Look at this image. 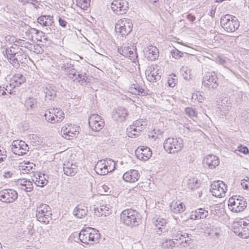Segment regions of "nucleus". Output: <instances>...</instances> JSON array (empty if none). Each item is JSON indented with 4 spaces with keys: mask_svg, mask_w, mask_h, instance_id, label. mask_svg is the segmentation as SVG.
<instances>
[{
    "mask_svg": "<svg viewBox=\"0 0 249 249\" xmlns=\"http://www.w3.org/2000/svg\"><path fill=\"white\" fill-rule=\"evenodd\" d=\"M100 238L99 231L93 228H87L79 232V240L85 244H93L98 242Z\"/></svg>",
    "mask_w": 249,
    "mask_h": 249,
    "instance_id": "nucleus-1",
    "label": "nucleus"
},
{
    "mask_svg": "<svg viewBox=\"0 0 249 249\" xmlns=\"http://www.w3.org/2000/svg\"><path fill=\"white\" fill-rule=\"evenodd\" d=\"M122 222L127 226H136L141 222V217L139 213L132 209L124 210L120 214Z\"/></svg>",
    "mask_w": 249,
    "mask_h": 249,
    "instance_id": "nucleus-2",
    "label": "nucleus"
},
{
    "mask_svg": "<svg viewBox=\"0 0 249 249\" xmlns=\"http://www.w3.org/2000/svg\"><path fill=\"white\" fill-rule=\"evenodd\" d=\"M8 52V54L11 55L10 62L15 67H18L19 66V63H24L27 59L26 54L24 51L16 45L15 47L11 46Z\"/></svg>",
    "mask_w": 249,
    "mask_h": 249,
    "instance_id": "nucleus-3",
    "label": "nucleus"
},
{
    "mask_svg": "<svg viewBox=\"0 0 249 249\" xmlns=\"http://www.w3.org/2000/svg\"><path fill=\"white\" fill-rule=\"evenodd\" d=\"M220 24L222 28L228 32H235L239 27L237 18L231 15L223 16L220 19Z\"/></svg>",
    "mask_w": 249,
    "mask_h": 249,
    "instance_id": "nucleus-4",
    "label": "nucleus"
},
{
    "mask_svg": "<svg viewBox=\"0 0 249 249\" xmlns=\"http://www.w3.org/2000/svg\"><path fill=\"white\" fill-rule=\"evenodd\" d=\"M115 168L114 160L110 159L99 160L94 167L96 173L100 175H105L113 171Z\"/></svg>",
    "mask_w": 249,
    "mask_h": 249,
    "instance_id": "nucleus-5",
    "label": "nucleus"
},
{
    "mask_svg": "<svg viewBox=\"0 0 249 249\" xmlns=\"http://www.w3.org/2000/svg\"><path fill=\"white\" fill-rule=\"evenodd\" d=\"M51 208L46 204H40L37 206L36 217L37 220L44 224H48L52 219Z\"/></svg>",
    "mask_w": 249,
    "mask_h": 249,
    "instance_id": "nucleus-6",
    "label": "nucleus"
},
{
    "mask_svg": "<svg viewBox=\"0 0 249 249\" xmlns=\"http://www.w3.org/2000/svg\"><path fill=\"white\" fill-rule=\"evenodd\" d=\"M183 146V140L180 138H168L163 142L164 149L171 154L179 152Z\"/></svg>",
    "mask_w": 249,
    "mask_h": 249,
    "instance_id": "nucleus-7",
    "label": "nucleus"
},
{
    "mask_svg": "<svg viewBox=\"0 0 249 249\" xmlns=\"http://www.w3.org/2000/svg\"><path fill=\"white\" fill-rule=\"evenodd\" d=\"M218 77L214 72H208L203 76L202 84L203 88L208 91H213L217 89L219 84Z\"/></svg>",
    "mask_w": 249,
    "mask_h": 249,
    "instance_id": "nucleus-8",
    "label": "nucleus"
},
{
    "mask_svg": "<svg viewBox=\"0 0 249 249\" xmlns=\"http://www.w3.org/2000/svg\"><path fill=\"white\" fill-rule=\"evenodd\" d=\"M133 24L128 18L121 19L115 24V30L118 36L122 37L128 35L132 30Z\"/></svg>",
    "mask_w": 249,
    "mask_h": 249,
    "instance_id": "nucleus-9",
    "label": "nucleus"
},
{
    "mask_svg": "<svg viewBox=\"0 0 249 249\" xmlns=\"http://www.w3.org/2000/svg\"><path fill=\"white\" fill-rule=\"evenodd\" d=\"M228 206L233 212L238 213L243 211L247 207V202L243 196H233L229 200Z\"/></svg>",
    "mask_w": 249,
    "mask_h": 249,
    "instance_id": "nucleus-10",
    "label": "nucleus"
},
{
    "mask_svg": "<svg viewBox=\"0 0 249 249\" xmlns=\"http://www.w3.org/2000/svg\"><path fill=\"white\" fill-rule=\"evenodd\" d=\"M233 231L243 238L249 237V223L243 219L235 221L232 226Z\"/></svg>",
    "mask_w": 249,
    "mask_h": 249,
    "instance_id": "nucleus-11",
    "label": "nucleus"
},
{
    "mask_svg": "<svg viewBox=\"0 0 249 249\" xmlns=\"http://www.w3.org/2000/svg\"><path fill=\"white\" fill-rule=\"evenodd\" d=\"M147 125V123L143 119H139L133 122L126 129V134L129 137L133 138L140 135V132L143 130Z\"/></svg>",
    "mask_w": 249,
    "mask_h": 249,
    "instance_id": "nucleus-12",
    "label": "nucleus"
},
{
    "mask_svg": "<svg viewBox=\"0 0 249 249\" xmlns=\"http://www.w3.org/2000/svg\"><path fill=\"white\" fill-rule=\"evenodd\" d=\"M227 190V185L223 181H213L211 185L210 191L213 196L222 197Z\"/></svg>",
    "mask_w": 249,
    "mask_h": 249,
    "instance_id": "nucleus-13",
    "label": "nucleus"
},
{
    "mask_svg": "<svg viewBox=\"0 0 249 249\" xmlns=\"http://www.w3.org/2000/svg\"><path fill=\"white\" fill-rule=\"evenodd\" d=\"M118 52L124 57L130 59L133 62L137 60L138 56L136 47L134 46L130 47L128 45H123L118 48Z\"/></svg>",
    "mask_w": 249,
    "mask_h": 249,
    "instance_id": "nucleus-14",
    "label": "nucleus"
},
{
    "mask_svg": "<svg viewBox=\"0 0 249 249\" xmlns=\"http://www.w3.org/2000/svg\"><path fill=\"white\" fill-rule=\"evenodd\" d=\"M11 150L16 155H23L28 151L29 147L25 142L17 140L12 142Z\"/></svg>",
    "mask_w": 249,
    "mask_h": 249,
    "instance_id": "nucleus-15",
    "label": "nucleus"
},
{
    "mask_svg": "<svg viewBox=\"0 0 249 249\" xmlns=\"http://www.w3.org/2000/svg\"><path fill=\"white\" fill-rule=\"evenodd\" d=\"M111 8L117 15L125 13L128 9V3L124 0H114L111 3Z\"/></svg>",
    "mask_w": 249,
    "mask_h": 249,
    "instance_id": "nucleus-16",
    "label": "nucleus"
},
{
    "mask_svg": "<svg viewBox=\"0 0 249 249\" xmlns=\"http://www.w3.org/2000/svg\"><path fill=\"white\" fill-rule=\"evenodd\" d=\"M89 124L92 130L99 131L104 126V121L99 115L93 114L89 118Z\"/></svg>",
    "mask_w": 249,
    "mask_h": 249,
    "instance_id": "nucleus-17",
    "label": "nucleus"
},
{
    "mask_svg": "<svg viewBox=\"0 0 249 249\" xmlns=\"http://www.w3.org/2000/svg\"><path fill=\"white\" fill-rule=\"evenodd\" d=\"M18 198L17 192L12 189H3L0 191V200L3 202L11 203Z\"/></svg>",
    "mask_w": 249,
    "mask_h": 249,
    "instance_id": "nucleus-18",
    "label": "nucleus"
},
{
    "mask_svg": "<svg viewBox=\"0 0 249 249\" xmlns=\"http://www.w3.org/2000/svg\"><path fill=\"white\" fill-rule=\"evenodd\" d=\"M159 71V70L157 69V67L156 68L154 66L148 67L145 71L147 79L151 82H155L160 80V74Z\"/></svg>",
    "mask_w": 249,
    "mask_h": 249,
    "instance_id": "nucleus-19",
    "label": "nucleus"
},
{
    "mask_svg": "<svg viewBox=\"0 0 249 249\" xmlns=\"http://www.w3.org/2000/svg\"><path fill=\"white\" fill-rule=\"evenodd\" d=\"M135 155L139 160L145 161L151 157L152 152L149 148L142 146L136 150Z\"/></svg>",
    "mask_w": 249,
    "mask_h": 249,
    "instance_id": "nucleus-20",
    "label": "nucleus"
},
{
    "mask_svg": "<svg viewBox=\"0 0 249 249\" xmlns=\"http://www.w3.org/2000/svg\"><path fill=\"white\" fill-rule=\"evenodd\" d=\"M127 115V110L126 109L123 107H119L113 111L112 117L115 121L123 122L125 120Z\"/></svg>",
    "mask_w": 249,
    "mask_h": 249,
    "instance_id": "nucleus-21",
    "label": "nucleus"
},
{
    "mask_svg": "<svg viewBox=\"0 0 249 249\" xmlns=\"http://www.w3.org/2000/svg\"><path fill=\"white\" fill-rule=\"evenodd\" d=\"M159 55L157 48L153 45L148 46L144 51V56L148 60L154 61L157 59Z\"/></svg>",
    "mask_w": 249,
    "mask_h": 249,
    "instance_id": "nucleus-22",
    "label": "nucleus"
},
{
    "mask_svg": "<svg viewBox=\"0 0 249 249\" xmlns=\"http://www.w3.org/2000/svg\"><path fill=\"white\" fill-rule=\"evenodd\" d=\"M140 177V174L138 170L131 169L124 174L123 178L126 182H135Z\"/></svg>",
    "mask_w": 249,
    "mask_h": 249,
    "instance_id": "nucleus-23",
    "label": "nucleus"
},
{
    "mask_svg": "<svg viewBox=\"0 0 249 249\" xmlns=\"http://www.w3.org/2000/svg\"><path fill=\"white\" fill-rule=\"evenodd\" d=\"M17 185L19 189L24 190L26 192H31L33 189L32 182L25 178L18 179Z\"/></svg>",
    "mask_w": 249,
    "mask_h": 249,
    "instance_id": "nucleus-24",
    "label": "nucleus"
},
{
    "mask_svg": "<svg viewBox=\"0 0 249 249\" xmlns=\"http://www.w3.org/2000/svg\"><path fill=\"white\" fill-rule=\"evenodd\" d=\"M203 163L210 169H213L219 164V160L217 157L214 155H209L204 159Z\"/></svg>",
    "mask_w": 249,
    "mask_h": 249,
    "instance_id": "nucleus-25",
    "label": "nucleus"
},
{
    "mask_svg": "<svg viewBox=\"0 0 249 249\" xmlns=\"http://www.w3.org/2000/svg\"><path fill=\"white\" fill-rule=\"evenodd\" d=\"M170 208L171 210L174 213H181L185 211V205L180 201H177L172 202Z\"/></svg>",
    "mask_w": 249,
    "mask_h": 249,
    "instance_id": "nucleus-26",
    "label": "nucleus"
},
{
    "mask_svg": "<svg viewBox=\"0 0 249 249\" xmlns=\"http://www.w3.org/2000/svg\"><path fill=\"white\" fill-rule=\"evenodd\" d=\"M45 97L48 98L49 100H52L56 94V90L55 87L53 85H48L45 89H43Z\"/></svg>",
    "mask_w": 249,
    "mask_h": 249,
    "instance_id": "nucleus-27",
    "label": "nucleus"
},
{
    "mask_svg": "<svg viewBox=\"0 0 249 249\" xmlns=\"http://www.w3.org/2000/svg\"><path fill=\"white\" fill-rule=\"evenodd\" d=\"M166 220L163 218H158L155 222V226L158 229L159 232H166L168 230V227L166 226ZM158 232V231H157Z\"/></svg>",
    "mask_w": 249,
    "mask_h": 249,
    "instance_id": "nucleus-28",
    "label": "nucleus"
},
{
    "mask_svg": "<svg viewBox=\"0 0 249 249\" xmlns=\"http://www.w3.org/2000/svg\"><path fill=\"white\" fill-rule=\"evenodd\" d=\"M37 22L44 26H51L53 23V17L51 16H42L37 18Z\"/></svg>",
    "mask_w": 249,
    "mask_h": 249,
    "instance_id": "nucleus-29",
    "label": "nucleus"
},
{
    "mask_svg": "<svg viewBox=\"0 0 249 249\" xmlns=\"http://www.w3.org/2000/svg\"><path fill=\"white\" fill-rule=\"evenodd\" d=\"M63 171L64 174L67 176H74L78 171V168L75 165L71 164L70 166L69 165L67 164L66 165L64 164Z\"/></svg>",
    "mask_w": 249,
    "mask_h": 249,
    "instance_id": "nucleus-30",
    "label": "nucleus"
},
{
    "mask_svg": "<svg viewBox=\"0 0 249 249\" xmlns=\"http://www.w3.org/2000/svg\"><path fill=\"white\" fill-rule=\"evenodd\" d=\"M161 246L164 249H173L176 246L178 247V242L174 241L173 239H164L161 243Z\"/></svg>",
    "mask_w": 249,
    "mask_h": 249,
    "instance_id": "nucleus-31",
    "label": "nucleus"
},
{
    "mask_svg": "<svg viewBox=\"0 0 249 249\" xmlns=\"http://www.w3.org/2000/svg\"><path fill=\"white\" fill-rule=\"evenodd\" d=\"M71 129V125H67L62 127L61 133L63 137L67 139H71L72 137H75L76 134L74 132H70Z\"/></svg>",
    "mask_w": 249,
    "mask_h": 249,
    "instance_id": "nucleus-32",
    "label": "nucleus"
},
{
    "mask_svg": "<svg viewBox=\"0 0 249 249\" xmlns=\"http://www.w3.org/2000/svg\"><path fill=\"white\" fill-rule=\"evenodd\" d=\"M54 108H51L47 110L44 116L45 117V120L50 123L55 124L57 123L56 119L55 120L54 115H55V113L53 112Z\"/></svg>",
    "mask_w": 249,
    "mask_h": 249,
    "instance_id": "nucleus-33",
    "label": "nucleus"
},
{
    "mask_svg": "<svg viewBox=\"0 0 249 249\" xmlns=\"http://www.w3.org/2000/svg\"><path fill=\"white\" fill-rule=\"evenodd\" d=\"M188 233L183 232L180 231H177L174 229L172 231V235L174 241L178 242L180 240L181 238H185L186 236H188Z\"/></svg>",
    "mask_w": 249,
    "mask_h": 249,
    "instance_id": "nucleus-34",
    "label": "nucleus"
},
{
    "mask_svg": "<svg viewBox=\"0 0 249 249\" xmlns=\"http://www.w3.org/2000/svg\"><path fill=\"white\" fill-rule=\"evenodd\" d=\"M35 167V164L32 162L25 163L19 166V169L23 174H28L33 172V169Z\"/></svg>",
    "mask_w": 249,
    "mask_h": 249,
    "instance_id": "nucleus-35",
    "label": "nucleus"
},
{
    "mask_svg": "<svg viewBox=\"0 0 249 249\" xmlns=\"http://www.w3.org/2000/svg\"><path fill=\"white\" fill-rule=\"evenodd\" d=\"M12 80L15 83L14 86H18L25 82V77L23 74L18 73L13 76Z\"/></svg>",
    "mask_w": 249,
    "mask_h": 249,
    "instance_id": "nucleus-36",
    "label": "nucleus"
},
{
    "mask_svg": "<svg viewBox=\"0 0 249 249\" xmlns=\"http://www.w3.org/2000/svg\"><path fill=\"white\" fill-rule=\"evenodd\" d=\"M36 100L32 97H27L24 101V105L27 109H31L34 108L36 104Z\"/></svg>",
    "mask_w": 249,
    "mask_h": 249,
    "instance_id": "nucleus-37",
    "label": "nucleus"
},
{
    "mask_svg": "<svg viewBox=\"0 0 249 249\" xmlns=\"http://www.w3.org/2000/svg\"><path fill=\"white\" fill-rule=\"evenodd\" d=\"M25 34L29 37L30 36L33 37L34 35L39 36L41 37L42 36H45L44 33L43 32L37 30L34 28H30L29 29L25 32Z\"/></svg>",
    "mask_w": 249,
    "mask_h": 249,
    "instance_id": "nucleus-38",
    "label": "nucleus"
},
{
    "mask_svg": "<svg viewBox=\"0 0 249 249\" xmlns=\"http://www.w3.org/2000/svg\"><path fill=\"white\" fill-rule=\"evenodd\" d=\"M131 91L136 94H141L143 95L145 94L144 89L140 87L138 84H132L130 87Z\"/></svg>",
    "mask_w": 249,
    "mask_h": 249,
    "instance_id": "nucleus-39",
    "label": "nucleus"
},
{
    "mask_svg": "<svg viewBox=\"0 0 249 249\" xmlns=\"http://www.w3.org/2000/svg\"><path fill=\"white\" fill-rule=\"evenodd\" d=\"M200 185V180L196 178L189 179L188 182V187L192 190L197 189Z\"/></svg>",
    "mask_w": 249,
    "mask_h": 249,
    "instance_id": "nucleus-40",
    "label": "nucleus"
},
{
    "mask_svg": "<svg viewBox=\"0 0 249 249\" xmlns=\"http://www.w3.org/2000/svg\"><path fill=\"white\" fill-rule=\"evenodd\" d=\"M90 0H79V7L81 9L88 12L89 10Z\"/></svg>",
    "mask_w": 249,
    "mask_h": 249,
    "instance_id": "nucleus-41",
    "label": "nucleus"
},
{
    "mask_svg": "<svg viewBox=\"0 0 249 249\" xmlns=\"http://www.w3.org/2000/svg\"><path fill=\"white\" fill-rule=\"evenodd\" d=\"M53 112L55 113V115H54L55 120H57L56 123L61 122L64 118L63 112L59 108H54Z\"/></svg>",
    "mask_w": 249,
    "mask_h": 249,
    "instance_id": "nucleus-42",
    "label": "nucleus"
},
{
    "mask_svg": "<svg viewBox=\"0 0 249 249\" xmlns=\"http://www.w3.org/2000/svg\"><path fill=\"white\" fill-rule=\"evenodd\" d=\"M19 45L25 48L28 49L29 50L33 52H35L36 46L28 41L26 42L24 40H20L19 42Z\"/></svg>",
    "mask_w": 249,
    "mask_h": 249,
    "instance_id": "nucleus-43",
    "label": "nucleus"
},
{
    "mask_svg": "<svg viewBox=\"0 0 249 249\" xmlns=\"http://www.w3.org/2000/svg\"><path fill=\"white\" fill-rule=\"evenodd\" d=\"M196 211V214L198 215L200 219L205 218L209 214L208 211L203 208H199L197 209Z\"/></svg>",
    "mask_w": 249,
    "mask_h": 249,
    "instance_id": "nucleus-44",
    "label": "nucleus"
},
{
    "mask_svg": "<svg viewBox=\"0 0 249 249\" xmlns=\"http://www.w3.org/2000/svg\"><path fill=\"white\" fill-rule=\"evenodd\" d=\"M88 212L87 207L79 205V218H82L86 216Z\"/></svg>",
    "mask_w": 249,
    "mask_h": 249,
    "instance_id": "nucleus-45",
    "label": "nucleus"
},
{
    "mask_svg": "<svg viewBox=\"0 0 249 249\" xmlns=\"http://www.w3.org/2000/svg\"><path fill=\"white\" fill-rule=\"evenodd\" d=\"M172 56L176 59L179 58L183 56L184 53L174 48L171 51Z\"/></svg>",
    "mask_w": 249,
    "mask_h": 249,
    "instance_id": "nucleus-46",
    "label": "nucleus"
},
{
    "mask_svg": "<svg viewBox=\"0 0 249 249\" xmlns=\"http://www.w3.org/2000/svg\"><path fill=\"white\" fill-rule=\"evenodd\" d=\"M185 114L190 117H194L197 116V112L195 109L192 107H186L185 110Z\"/></svg>",
    "mask_w": 249,
    "mask_h": 249,
    "instance_id": "nucleus-47",
    "label": "nucleus"
},
{
    "mask_svg": "<svg viewBox=\"0 0 249 249\" xmlns=\"http://www.w3.org/2000/svg\"><path fill=\"white\" fill-rule=\"evenodd\" d=\"M86 75V73L85 72L84 73V74H83V73L79 74V83L81 82V84H83L89 82V79L87 77Z\"/></svg>",
    "mask_w": 249,
    "mask_h": 249,
    "instance_id": "nucleus-48",
    "label": "nucleus"
},
{
    "mask_svg": "<svg viewBox=\"0 0 249 249\" xmlns=\"http://www.w3.org/2000/svg\"><path fill=\"white\" fill-rule=\"evenodd\" d=\"M236 151H238L244 154H247L249 152L248 148L247 146H243L241 144L238 146L237 149H236Z\"/></svg>",
    "mask_w": 249,
    "mask_h": 249,
    "instance_id": "nucleus-49",
    "label": "nucleus"
},
{
    "mask_svg": "<svg viewBox=\"0 0 249 249\" xmlns=\"http://www.w3.org/2000/svg\"><path fill=\"white\" fill-rule=\"evenodd\" d=\"M6 158V151L3 147L0 146V163L3 161Z\"/></svg>",
    "mask_w": 249,
    "mask_h": 249,
    "instance_id": "nucleus-50",
    "label": "nucleus"
},
{
    "mask_svg": "<svg viewBox=\"0 0 249 249\" xmlns=\"http://www.w3.org/2000/svg\"><path fill=\"white\" fill-rule=\"evenodd\" d=\"M241 185L245 189L249 190V178L247 177V179L242 180Z\"/></svg>",
    "mask_w": 249,
    "mask_h": 249,
    "instance_id": "nucleus-51",
    "label": "nucleus"
},
{
    "mask_svg": "<svg viewBox=\"0 0 249 249\" xmlns=\"http://www.w3.org/2000/svg\"><path fill=\"white\" fill-rule=\"evenodd\" d=\"M185 238V239H184V241H183V243L182 244V245H180L179 246L180 248L187 247L191 243V239L189 236V234H188V236H186Z\"/></svg>",
    "mask_w": 249,
    "mask_h": 249,
    "instance_id": "nucleus-52",
    "label": "nucleus"
},
{
    "mask_svg": "<svg viewBox=\"0 0 249 249\" xmlns=\"http://www.w3.org/2000/svg\"><path fill=\"white\" fill-rule=\"evenodd\" d=\"M40 178H41V177H40ZM48 183V180L46 179H42L40 178H39L38 180L36 181V184L37 186L43 187L46 185Z\"/></svg>",
    "mask_w": 249,
    "mask_h": 249,
    "instance_id": "nucleus-53",
    "label": "nucleus"
},
{
    "mask_svg": "<svg viewBox=\"0 0 249 249\" xmlns=\"http://www.w3.org/2000/svg\"><path fill=\"white\" fill-rule=\"evenodd\" d=\"M21 2L23 3V4H25L26 3H32L36 8H37L36 3H38V1L36 0H19Z\"/></svg>",
    "mask_w": 249,
    "mask_h": 249,
    "instance_id": "nucleus-54",
    "label": "nucleus"
},
{
    "mask_svg": "<svg viewBox=\"0 0 249 249\" xmlns=\"http://www.w3.org/2000/svg\"><path fill=\"white\" fill-rule=\"evenodd\" d=\"M176 79L172 77L169 78L168 83L171 87H174L176 85Z\"/></svg>",
    "mask_w": 249,
    "mask_h": 249,
    "instance_id": "nucleus-55",
    "label": "nucleus"
},
{
    "mask_svg": "<svg viewBox=\"0 0 249 249\" xmlns=\"http://www.w3.org/2000/svg\"><path fill=\"white\" fill-rule=\"evenodd\" d=\"M91 190V185L90 183L88 181V182H86V188H85L86 194H84V195H87V193H90Z\"/></svg>",
    "mask_w": 249,
    "mask_h": 249,
    "instance_id": "nucleus-56",
    "label": "nucleus"
},
{
    "mask_svg": "<svg viewBox=\"0 0 249 249\" xmlns=\"http://www.w3.org/2000/svg\"><path fill=\"white\" fill-rule=\"evenodd\" d=\"M58 22H59V25L61 26H62V27H66L67 22L64 19L62 18H59Z\"/></svg>",
    "mask_w": 249,
    "mask_h": 249,
    "instance_id": "nucleus-57",
    "label": "nucleus"
},
{
    "mask_svg": "<svg viewBox=\"0 0 249 249\" xmlns=\"http://www.w3.org/2000/svg\"><path fill=\"white\" fill-rule=\"evenodd\" d=\"M191 219L193 220L200 219L198 215L196 214V210L195 212H193L191 215Z\"/></svg>",
    "mask_w": 249,
    "mask_h": 249,
    "instance_id": "nucleus-58",
    "label": "nucleus"
},
{
    "mask_svg": "<svg viewBox=\"0 0 249 249\" xmlns=\"http://www.w3.org/2000/svg\"><path fill=\"white\" fill-rule=\"evenodd\" d=\"M187 18L189 21L192 22L196 19V17L191 14L187 15Z\"/></svg>",
    "mask_w": 249,
    "mask_h": 249,
    "instance_id": "nucleus-59",
    "label": "nucleus"
},
{
    "mask_svg": "<svg viewBox=\"0 0 249 249\" xmlns=\"http://www.w3.org/2000/svg\"><path fill=\"white\" fill-rule=\"evenodd\" d=\"M77 235V232H74L70 236V240L72 241H74V242H77V241L75 239V236H76Z\"/></svg>",
    "mask_w": 249,
    "mask_h": 249,
    "instance_id": "nucleus-60",
    "label": "nucleus"
},
{
    "mask_svg": "<svg viewBox=\"0 0 249 249\" xmlns=\"http://www.w3.org/2000/svg\"><path fill=\"white\" fill-rule=\"evenodd\" d=\"M9 51V49H6L5 50L3 51V54H4V55L5 56H6V57L8 58V59L9 60V61L10 60V55H9L8 54V51Z\"/></svg>",
    "mask_w": 249,
    "mask_h": 249,
    "instance_id": "nucleus-61",
    "label": "nucleus"
},
{
    "mask_svg": "<svg viewBox=\"0 0 249 249\" xmlns=\"http://www.w3.org/2000/svg\"><path fill=\"white\" fill-rule=\"evenodd\" d=\"M5 90H3V91L1 93V94L2 95H4V94H6V91H7L9 93L11 94L12 91H11V89H8L7 88H8V86H6V88H5Z\"/></svg>",
    "mask_w": 249,
    "mask_h": 249,
    "instance_id": "nucleus-62",
    "label": "nucleus"
},
{
    "mask_svg": "<svg viewBox=\"0 0 249 249\" xmlns=\"http://www.w3.org/2000/svg\"><path fill=\"white\" fill-rule=\"evenodd\" d=\"M73 214L76 217L78 215V206H76L73 210Z\"/></svg>",
    "mask_w": 249,
    "mask_h": 249,
    "instance_id": "nucleus-63",
    "label": "nucleus"
},
{
    "mask_svg": "<svg viewBox=\"0 0 249 249\" xmlns=\"http://www.w3.org/2000/svg\"><path fill=\"white\" fill-rule=\"evenodd\" d=\"M46 32L47 34H51L53 33V30L50 27L46 28Z\"/></svg>",
    "mask_w": 249,
    "mask_h": 249,
    "instance_id": "nucleus-64",
    "label": "nucleus"
}]
</instances>
